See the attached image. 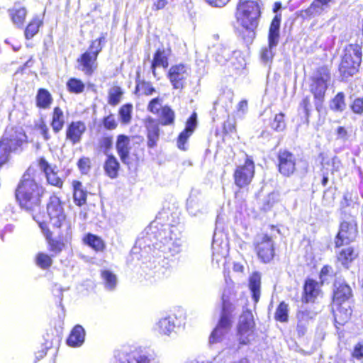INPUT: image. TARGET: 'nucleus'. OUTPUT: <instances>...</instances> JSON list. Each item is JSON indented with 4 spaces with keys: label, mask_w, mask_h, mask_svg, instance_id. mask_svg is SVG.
<instances>
[{
    "label": "nucleus",
    "mask_w": 363,
    "mask_h": 363,
    "mask_svg": "<svg viewBox=\"0 0 363 363\" xmlns=\"http://www.w3.org/2000/svg\"><path fill=\"white\" fill-rule=\"evenodd\" d=\"M362 46L359 44H349L343 50L339 72L343 78H348L355 74L362 62Z\"/></svg>",
    "instance_id": "39448f33"
},
{
    "label": "nucleus",
    "mask_w": 363,
    "mask_h": 363,
    "mask_svg": "<svg viewBox=\"0 0 363 363\" xmlns=\"http://www.w3.org/2000/svg\"><path fill=\"white\" fill-rule=\"evenodd\" d=\"M235 298L230 289H225L222 296V310L216 327L212 331L208 343L213 345L223 340L232 328L233 313L235 309Z\"/></svg>",
    "instance_id": "f03ea898"
},
{
    "label": "nucleus",
    "mask_w": 363,
    "mask_h": 363,
    "mask_svg": "<svg viewBox=\"0 0 363 363\" xmlns=\"http://www.w3.org/2000/svg\"><path fill=\"white\" fill-rule=\"evenodd\" d=\"M357 234V230L355 223L353 222H342L335 238V247H340L342 245L350 244L354 240Z\"/></svg>",
    "instance_id": "f8f14e48"
},
{
    "label": "nucleus",
    "mask_w": 363,
    "mask_h": 363,
    "mask_svg": "<svg viewBox=\"0 0 363 363\" xmlns=\"http://www.w3.org/2000/svg\"><path fill=\"white\" fill-rule=\"evenodd\" d=\"M65 125V116L62 110L60 107H55L53 110L51 127L55 133H59Z\"/></svg>",
    "instance_id": "f704fd0d"
},
{
    "label": "nucleus",
    "mask_w": 363,
    "mask_h": 363,
    "mask_svg": "<svg viewBox=\"0 0 363 363\" xmlns=\"http://www.w3.org/2000/svg\"><path fill=\"white\" fill-rule=\"evenodd\" d=\"M67 89L74 94L82 93L84 90V84L78 79L71 78L67 82Z\"/></svg>",
    "instance_id": "c03bdc74"
},
{
    "label": "nucleus",
    "mask_w": 363,
    "mask_h": 363,
    "mask_svg": "<svg viewBox=\"0 0 363 363\" xmlns=\"http://www.w3.org/2000/svg\"><path fill=\"white\" fill-rule=\"evenodd\" d=\"M155 91V88L152 86L151 83L145 81H140L136 79V86L135 94L140 92L141 94L149 96Z\"/></svg>",
    "instance_id": "79ce46f5"
},
{
    "label": "nucleus",
    "mask_w": 363,
    "mask_h": 363,
    "mask_svg": "<svg viewBox=\"0 0 363 363\" xmlns=\"http://www.w3.org/2000/svg\"><path fill=\"white\" fill-rule=\"evenodd\" d=\"M72 231H71V225L70 224L66 225V233L65 234L59 235V239H53L47 235V240L48 241V244L50 246V250L54 253V255H57L60 253L65 246L63 241H68L71 239Z\"/></svg>",
    "instance_id": "b1692460"
},
{
    "label": "nucleus",
    "mask_w": 363,
    "mask_h": 363,
    "mask_svg": "<svg viewBox=\"0 0 363 363\" xmlns=\"http://www.w3.org/2000/svg\"><path fill=\"white\" fill-rule=\"evenodd\" d=\"M333 269L332 267L329 265L324 266L320 272V281L321 284H323L325 282H328L329 279L331 278L333 275Z\"/></svg>",
    "instance_id": "5fc2aeb1"
},
{
    "label": "nucleus",
    "mask_w": 363,
    "mask_h": 363,
    "mask_svg": "<svg viewBox=\"0 0 363 363\" xmlns=\"http://www.w3.org/2000/svg\"><path fill=\"white\" fill-rule=\"evenodd\" d=\"M357 257V253L352 247L342 249L338 254L337 259L347 269L349 264Z\"/></svg>",
    "instance_id": "c9c22d12"
},
{
    "label": "nucleus",
    "mask_w": 363,
    "mask_h": 363,
    "mask_svg": "<svg viewBox=\"0 0 363 363\" xmlns=\"http://www.w3.org/2000/svg\"><path fill=\"white\" fill-rule=\"evenodd\" d=\"M308 323L297 321L296 330L298 337H303L307 332Z\"/></svg>",
    "instance_id": "338daca9"
},
{
    "label": "nucleus",
    "mask_w": 363,
    "mask_h": 363,
    "mask_svg": "<svg viewBox=\"0 0 363 363\" xmlns=\"http://www.w3.org/2000/svg\"><path fill=\"white\" fill-rule=\"evenodd\" d=\"M258 257L264 263L269 262L274 257V243L272 237L262 234L257 235L255 241Z\"/></svg>",
    "instance_id": "6e6552de"
},
{
    "label": "nucleus",
    "mask_w": 363,
    "mask_h": 363,
    "mask_svg": "<svg viewBox=\"0 0 363 363\" xmlns=\"http://www.w3.org/2000/svg\"><path fill=\"white\" fill-rule=\"evenodd\" d=\"M235 121L234 119L228 118L223 123V132L225 134H231L235 133Z\"/></svg>",
    "instance_id": "680f3d73"
},
{
    "label": "nucleus",
    "mask_w": 363,
    "mask_h": 363,
    "mask_svg": "<svg viewBox=\"0 0 363 363\" xmlns=\"http://www.w3.org/2000/svg\"><path fill=\"white\" fill-rule=\"evenodd\" d=\"M123 91L119 86H113L108 92V104L111 106H116L121 101Z\"/></svg>",
    "instance_id": "3c124183"
},
{
    "label": "nucleus",
    "mask_w": 363,
    "mask_h": 363,
    "mask_svg": "<svg viewBox=\"0 0 363 363\" xmlns=\"http://www.w3.org/2000/svg\"><path fill=\"white\" fill-rule=\"evenodd\" d=\"M173 228V226L171 227L169 225L150 226V230H151V233L154 234L155 239L158 241V242H155V245L158 248L160 245H164V242L172 238Z\"/></svg>",
    "instance_id": "4be33fe9"
},
{
    "label": "nucleus",
    "mask_w": 363,
    "mask_h": 363,
    "mask_svg": "<svg viewBox=\"0 0 363 363\" xmlns=\"http://www.w3.org/2000/svg\"><path fill=\"white\" fill-rule=\"evenodd\" d=\"M36 264L43 269H48L52 264V259L48 255L39 252L35 257Z\"/></svg>",
    "instance_id": "a18cd8bd"
},
{
    "label": "nucleus",
    "mask_w": 363,
    "mask_h": 363,
    "mask_svg": "<svg viewBox=\"0 0 363 363\" xmlns=\"http://www.w3.org/2000/svg\"><path fill=\"white\" fill-rule=\"evenodd\" d=\"M86 130V128L84 122L80 121H72L67 128L66 140H69L73 145L78 144L81 142Z\"/></svg>",
    "instance_id": "f3484780"
},
{
    "label": "nucleus",
    "mask_w": 363,
    "mask_h": 363,
    "mask_svg": "<svg viewBox=\"0 0 363 363\" xmlns=\"http://www.w3.org/2000/svg\"><path fill=\"white\" fill-rule=\"evenodd\" d=\"M255 175V164L247 155L245 164L238 166L234 172L235 184L239 188L248 186Z\"/></svg>",
    "instance_id": "1a4fd4ad"
},
{
    "label": "nucleus",
    "mask_w": 363,
    "mask_h": 363,
    "mask_svg": "<svg viewBox=\"0 0 363 363\" xmlns=\"http://www.w3.org/2000/svg\"><path fill=\"white\" fill-rule=\"evenodd\" d=\"M44 189L38 185L28 174H24L16 190V197L21 208L30 213L38 221V213L41 211V197Z\"/></svg>",
    "instance_id": "f257e3e1"
},
{
    "label": "nucleus",
    "mask_w": 363,
    "mask_h": 363,
    "mask_svg": "<svg viewBox=\"0 0 363 363\" xmlns=\"http://www.w3.org/2000/svg\"><path fill=\"white\" fill-rule=\"evenodd\" d=\"M103 125L107 130H111L116 129L118 123L115 119L114 115L111 113L108 116L104 117L103 119Z\"/></svg>",
    "instance_id": "6e6d98bb"
},
{
    "label": "nucleus",
    "mask_w": 363,
    "mask_h": 363,
    "mask_svg": "<svg viewBox=\"0 0 363 363\" xmlns=\"http://www.w3.org/2000/svg\"><path fill=\"white\" fill-rule=\"evenodd\" d=\"M186 209L188 212L194 216H196L203 212L204 209V202L199 191H191L186 201Z\"/></svg>",
    "instance_id": "412c9836"
},
{
    "label": "nucleus",
    "mask_w": 363,
    "mask_h": 363,
    "mask_svg": "<svg viewBox=\"0 0 363 363\" xmlns=\"http://www.w3.org/2000/svg\"><path fill=\"white\" fill-rule=\"evenodd\" d=\"M104 169L106 174L110 178L115 179L118 177V174L120 163L114 155H107L106 160L104 162Z\"/></svg>",
    "instance_id": "cd10ccee"
},
{
    "label": "nucleus",
    "mask_w": 363,
    "mask_h": 363,
    "mask_svg": "<svg viewBox=\"0 0 363 363\" xmlns=\"http://www.w3.org/2000/svg\"><path fill=\"white\" fill-rule=\"evenodd\" d=\"M77 166L82 174H87L91 168V160L89 157H82L79 160Z\"/></svg>",
    "instance_id": "4d7b16f0"
},
{
    "label": "nucleus",
    "mask_w": 363,
    "mask_h": 363,
    "mask_svg": "<svg viewBox=\"0 0 363 363\" xmlns=\"http://www.w3.org/2000/svg\"><path fill=\"white\" fill-rule=\"evenodd\" d=\"M101 277L104 279L105 286L108 290H113L117 284L116 276L108 270L101 272Z\"/></svg>",
    "instance_id": "37998d69"
},
{
    "label": "nucleus",
    "mask_w": 363,
    "mask_h": 363,
    "mask_svg": "<svg viewBox=\"0 0 363 363\" xmlns=\"http://www.w3.org/2000/svg\"><path fill=\"white\" fill-rule=\"evenodd\" d=\"M47 213L50 222L54 227L60 228L65 222L66 215L64 208L60 199L55 195L50 197L47 204Z\"/></svg>",
    "instance_id": "9d476101"
},
{
    "label": "nucleus",
    "mask_w": 363,
    "mask_h": 363,
    "mask_svg": "<svg viewBox=\"0 0 363 363\" xmlns=\"http://www.w3.org/2000/svg\"><path fill=\"white\" fill-rule=\"evenodd\" d=\"M330 72L327 67L323 66L317 69L311 77L310 91L315 99V109L318 113L323 110V103L325 99V94L330 81Z\"/></svg>",
    "instance_id": "423d86ee"
},
{
    "label": "nucleus",
    "mask_w": 363,
    "mask_h": 363,
    "mask_svg": "<svg viewBox=\"0 0 363 363\" xmlns=\"http://www.w3.org/2000/svg\"><path fill=\"white\" fill-rule=\"evenodd\" d=\"M315 313L306 308H300L296 313L297 321L308 323L309 320L313 319Z\"/></svg>",
    "instance_id": "864d4df0"
},
{
    "label": "nucleus",
    "mask_w": 363,
    "mask_h": 363,
    "mask_svg": "<svg viewBox=\"0 0 363 363\" xmlns=\"http://www.w3.org/2000/svg\"><path fill=\"white\" fill-rule=\"evenodd\" d=\"M209 49L215 60L221 65H225L232 57L233 50L224 43L213 45Z\"/></svg>",
    "instance_id": "5701e85b"
},
{
    "label": "nucleus",
    "mask_w": 363,
    "mask_h": 363,
    "mask_svg": "<svg viewBox=\"0 0 363 363\" xmlns=\"http://www.w3.org/2000/svg\"><path fill=\"white\" fill-rule=\"evenodd\" d=\"M261 15L259 0H240L237 6V19L248 32L247 41L255 37V30L259 23Z\"/></svg>",
    "instance_id": "20e7f679"
},
{
    "label": "nucleus",
    "mask_w": 363,
    "mask_h": 363,
    "mask_svg": "<svg viewBox=\"0 0 363 363\" xmlns=\"http://www.w3.org/2000/svg\"><path fill=\"white\" fill-rule=\"evenodd\" d=\"M27 143V135L21 127H7L0 140V167L9 161L11 153L21 152Z\"/></svg>",
    "instance_id": "7ed1b4c3"
},
{
    "label": "nucleus",
    "mask_w": 363,
    "mask_h": 363,
    "mask_svg": "<svg viewBox=\"0 0 363 363\" xmlns=\"http://www.w3.org/2000/svg\"><path fill=\"white\" fill-rule=\"evenodd\" d=\"M169 65L167 56L165 55L164 49H158L154 55L153 60L151 65V69L155 77H157L156 67L162 66L167 68Z\"/></svg>",
    "instance_id": "2f4dec72"
},
{
    "label": "nucleus",
    "mask_w": 363,
    "mask_h": 363,
    "mask_svg": "<svg viewBox=\"0 0 363 363\" xmlns=\"http://www.w3.org/2000/svg\"><path fill=\"white\" fill-rule=\"evenodd\" d=\"M50 94L45 89H40L36 96L37 106L42 108H48L52 103Z\"/></svg>",
    "instance_id": "4c0bfd02"
},
{
    "label": "nucleus",
    "mask_w": 363,
    "mask_h": 363,
    "mask_svg": "<svg viewBox=\"0 0 363 363\" xmlns=\"http://www.w3.org/2000/svg\"><path fill=\"white\" fill-rule=\"evenodd\" d=\"M187 75L186 68L182 64L172 66L168 72V77L173 87L177 89L184 87Z\"/></svg>",
    "instance_id": "a211bd4d"
},
{
    "label": "nucleus",
    "mask_w": 363,
    "mask_h": 363,
    "mask_svg": "<svg viewBox=\"0 0 363 363\" xmlns=\"http://www.w3.org/2000/svg\"><path fill=\"white\" fill-rule=\"evenodd\" d=\"M121 363H157V361L152 354L133 352L127 354Z\"/></svg>",
    "instance_id": "7c9ffc66"
},
{
    "label": "nucleus",
    "mask_w": 363,
    "mask_h": 363,
    "mask_svg": "<svg viewBox=\"0 0 363 363\" xmlns=\"http://www.w3.org/2000/svg\"><path fill=\"white\" fill-rule=\"evenodd\" d=\"M197 126V115L194 112L186 123L184 130L179 134L177 139V146L182 150H186V143Z\"/></svg>",
    "instance_id": "aec40b11"
},
{
    "label": "nucleus",
    "mask_w": 363,
    "mask_h": 363,
    "mask_svg": "<svg viewBox=\"0 0 363 363\" xmlns=\"http://www.w3.org/2000/svg\"><path fill=\"white\" fill-rule=\"evenodd\" d=\"M160 333L169 335L175 328L174 319L171 317H166L160 320L157 323Z\"/></svg>",
    "instance_id": "58836bf2"
},
{
    "label": "nucleus",
    "mask_w": 363,
    "mask_h": 363,
    "mask_svg": "<svg viewBox=\"0 0 363 363\" xmlns=\"http://www.w3.org/2000/svg\"><path fill=\"white\" fill-rule=\"evenodd\" d=\"M345 95L339 92L331 101L330 106L331 109L336 111H342L345 108Z\"/></svg>",
    "instance_id": "09e8293b"
},
{
    "label": "nucleus",
    "mask_w": 363,
    "mask_h": 363,
    "mask_svg": "<svg viewBox=\"0 0 363 363\" xmlns=\"http://www.w3.org/2000/svg\"><path fill=\"white\" fill-rule=\"evenodd\" d=\"M130 139L128 136L125 135H119L117 138L116 148L121 162L127 165L128 168L130 169L133 166V159L130 155Z\"/></svg>",
    "instance_id": "4468645a"
},
{
    "label": "nucleus",
    "mask_w": 363,
    "mask_h": 363,
    "mask_svg": "<svg viewBox=\"0 0 363 363\" xmlns=\"http://www.w3.org/2000/svg\"><path fill=\"white\" fill-rule=\"evenodd\" d=\"M332 1L333 0H313L307 9L301 11L300 16L305 19L320 16Z\"/></svg>",
    "instance_id": "6ab92c4d"
},
{
    "label": "nucleus",
    "mask_w": 363,
    "mask_h": 363,
    "mask_svg": "<svg viewBox=\"0 0 363 363\" xmlns=\"http://www.w3.org/2000/svg\"><path fill=\"white\" fill-rule=\"evenodd\" d=\"M255 323L253 315L250 310L242 312L239 318L238 331L239 343L240 345H247L250 342L249 336L253 333Z\"/></svg>",
    "instance_id": "9b49d317"
},
{
    "label": "nucleus",
    "mask_w": 363,
    "mask_h": 363,
    "mask_svg": "<svg viewBox=\"0 0 363 363\" xmlns=\"http://www.w3.org/2000/svg\"><path fill=\"white\" fill-rule=\"evenodd\" d=\"M42 21L38 17L33 18L25 29V37L26 39H31L39 30Z\"/></svg>",
    "instance_id": "a19ab883"
},
{
    "label": "nucleus",
    "mask_w": 363,
    "mask_h": 363,
    "mask_svg": "<svg viewBox=\"0 0 363 363\" xmlns=\"http://www.w3.org/2000/svg\"><path fill=\"white\" fill-rule=\"evenodd\" d=\"M299 107L301 109L303 110V113H305L306 119L308 121L312 107L309 96H306L305 98L303 99V100L300 103Z\"/></svg>",
    "instance_id": "13d9d810"
},
{
    "label": "nucleus",
    "mask_w": 363,
    "mask_h": 363,
    "mask_svg": "<svg viewBox=\"0 0 363 363\" xmlns=\"http://www.w3.org/2000/svg\"><path fill=\"white\" fill-rule=\"evenodd\" d=\"M106 41L104 35H101L98 39L93 40L91 45L89 47L86 52H90L93 55L98 57V55L102 50L103 45Z\"/></svg>",
    "instance_id": "8fccbe9b"
},
{
    "label": "nucleus",
    "mask_w": 363,
    "mask_h": 363,
    "mask_svg": "<svg viewBox=\"0 0 363 363\" xmlns=\"http://www.w3.org/2000/svg\"><path fill=\"white\" fill-rule=\"evenodd\" d=\"M261 276L258 272H255L249 280V287L252 294V298L257 302L260 296Z\"/></svg>",
    "instance_id": "72a5a7b5"
},
{
    "label": "nucleus",
    "mask_w": 363,
    "mask_h": 363,
    "mask_svg": "<svg viewBox=\"0 0 363 363\" xmlns=\"http://www.w3.org/2000/svg\"><path fill=\"white\" fill-rule=\"evenodd\" d=\"M159 250L165 255L174 256L178 254L182 250V240L179 238H172L164 245L159 246Z\"/></svg>",
    "instance_id": "c85d7f7f"
},
{
    "label": "nucleus",
    "mask_w": 363,
    "mask_h": 363,
    "mask_svg": "<svg viewBox=\"0 0 363 363\" xmlns=\"http://www.w3.org/2000/svg\"><path fill=\"white\" fill-rule=\"evenodd\" d=\"M113 145V140L111 137L102 138L99 141L101 147L104 148V153L107 156L108 151L111 148Z\"/></svg>",
    "instance_id": "052dcab7"
},
{
    "label": "nucleus",
    "mask_w": 363,
    "mask_h": 363,
    "mask_svg": "<svg viewBox=\"0 0 363 363\" xmlns=\"http://www.w3.org/2000/svg\"><path fill=\"white\" fill-rule=\"evenodd\" d=\"M9 13L13 24L18 28H21L27 15L26 9L24 6H21L20 4L16 3L14 6L9 10Z\"/></svg>",
    "instance_id": "a878e982"
},
{
    "label": "nucleus",
    "mask_w": 363,
    "mask_h": 363,
    "mask_svg": "<svg viewBox=\"0 0 363 363\" xmlns=\"http://www.w3.org/2000/svg\"><path fill=\"white\" fill-rule=\"evenodd\" d=\"M303 290L304 295L303 297V301L306 303L314 302L315 298L320 294L318 283L311 279L306 280Z\"/></svg>",
    "instance_id": "393cba45"
},
{
    "label": "nucleus",
    "mask_w": 363,
    "mask_h": 363,
    "mask_svg": "<svg viewBox=\"0 0 363 363\" xmlns=\"http://www.w3.org/2000/svg\"><path fill=\"white\" fill-rule=\"evenodd\" d=\"M352 355L354 358L360 360L363 359V342H360L354 347Z\"/></svg>",
    "instance_id": "0e129e2a"
},
{
    "label": "nucleus",
    "mask_w": 363,
    "mask_h": 363,
    "mask_svg": "<svg viewBox=\"0 0 363 363\" xmlns=\"http://www.w3.org/2000/svg\"><path fill=\"white\" fill-rule=\"evenodd\" d=\"M337 138L342 140H347L348 138L347 130L342 126H339L336 129Z\"/></svg>",
    "instance_id": "774afa93"
},
{
    "label": "nucleus",
    "mask_w": 363,
    "mask_h": 363,
    "mask_svg": "<svg viewBox=\"0 0 363 363\" xmlns=\"http://www.w3.org/2000/svg\"><path fill=\"white\" fill-rule=\"evenodd\" d=\"M73 199L76 205L82 206L86 202L87 190L79 181H73Z\"/></svg>",
    "instance_id": "bb28decb"
},
{
    "label": "nucleus",
    "mask_w": 363,
    "mask_h": 363,
    "mask_svg": "<svg viewBox=\"0 0 363 363\" xmlns=\"http://www.w3.org/2000/svg\"><path fill=\"white\" fill-rule=\"evenodd\" d=\"M147 146L150 148L154 147L157 145V142L160 136V128L151 120L147 125Z\"/></svg>",
    "instance_id": "473e14b6"
},
{
    "label": "nucleus",
    "mask_w": 363,
    "mask_h": 363,
    "mask_svg": "<svg viewBox=\"0 0 363 363\" xmlns=\"http://www.w3.org/2000/svg\"><path fill=\"white\" fill-rule=\"evenodd\" d=\"M285 115L279 113L275 115L273 121L271 122V128L275 131H283L286 128Z\"/></svg>",
    "instance_id": "de8ad7c7"
},
{
    "label": "nucleus",
    "mask_w": 363,
    "mask_h": 363,
    "mask_svg": "<svg viewBox=\"0 0 363 363\" xmlns=\"http://www.w3.org/2000/svg\"><path fill=\"white\" fill-rule=\"evenodd\" d=\"M352 111L354 113L361 114L363 113V98H357L350 106Z\"/></svg>",
    "instance_id": "e2e57ef3"
},
{
    "label": "nucleus",
    "mask_w": 363,
    "mask_h": 363,
    "mask_svg": "<svg viewBox=\"0 0 363 363\" xmlns=\"http://www.w3.org/2000/svg\"><path fill=\"white\" fill-rule=\"evenodd\" d=\"M84 242L96 251H101L105 247L104 241L99 237L91 233L84 237Z\"/></svg>",
    "instance_id": "ea45409f"
},
{
    "label": "nucleus",
    "mask_w": 363,
    "mask_h": 363,
    "mask_svg": "<svg viewBox=\"0 0 363 363\" xmlns=\"http://www.w3.org/2000/svg\"><path fill=\"white\" fill-rule=\"evenodd\" d=\"M77 69L86 76H91L98 67L97 57L90 52H85L77 60Z\"/></svg>",
    "instance_id": "dca6fc26"
},
{
    "label": "nucleus",
    "mask_w": 363,
    "mask_h": 363,
    "mask_svg": "<svg viewBox=\"0 0 363 363\" xmlns=\"http://www.w3.org/2000/svg\"><path fill=\"white\" fill-rule=\"evenodd\" d=\"M280 23L281 15H276L270 24L268 35V45L263 47L260 52L261 60L264 63L272 62L275 55L274 49L277 46L279 41Z\"/></svg>",
    "instance_id": "0eeeda50"
},
{
    "label": "nucleus",
    "mask_w": 363,
    "mask_h": 363,
    "mask_svg": "<svg viewBox=\"0 0 363 363\" xmlns=\"http://www.w3.org/2000/svg\"><path fill=\"white\" fill-rule=\"evenodd\" d=\"M132 105L125 104L119 110V116L121 122L124 124L128 123L131 120Z\"/></svg>",
    "instance_id": "603ef678"
},
{
    "label": "nucleus",
    "mask_w": 363,
    "mask_h": 363,
    "mask_svg": "<svg viewBox=\"0 0 363 363\" xmlns=\"http://www.w3.org/2000/svg\"><path fill=\"white\" fill-rule=\"evenodd\" d=\"M174 111L168 106L161 108L160 113V123L162 125H169L174 123Z\"/></svg>",
    "instance_id": "e433bc0d"
},
{
    "label": "nucleus",
    "mask_w": 363,
    "mask_h": 363,
    "mask_svg": "<svg viewBox=\"0 0 363 363\" xmlns=\"http://www.w3.org/2000/svg\"><path fill=\"white\" fill-rule=\"evenodd\" d=\"M160 99L159 98H155L152 99L147 106V109L149 111L153 113H158L160 111V108L158 106L160 105Z\"/></svg>",
    "instance_id": "69168bd1"
},
{
    "label": "nucleus",
    "mask_w": 363,
    "mask_h": 363,
    "mask_svg": "<svg viewBox=\"0 0 363 363\" xmlns=\"http://www.w3.org/2000/svg\"><path fill=\"white\" fill-rule=\"evenodd\" d=\"M288 304L285 303L284 301L281 302L278 306L274 318L277 320L285 323L288 321Z\"/></svg>",
    "instance_id": "49530a36"
},
{
    "label": "nucleus",
    "mask_w": 363,
    "mask_h": 363,
    "mask_svg": "<svg viewBox=\"0 0 363 363\" xmlns=\"http://www.w3.org/2000/svg\"><path fill=\"white\" fill-rule=\"evenodd\" d=\"M45 175L47 177L48 182L49 184L56 186H62V179L52 170L46 174Z\"/></svg>",
    "instance_id": "bf43d9fd"
},
{
    "label": "nucleus",
    "mask_w": 363,
    "mask_h": 363,
    "mask_svg": "<svg viewBox=\"0 0 363 363\" xmlns=\"http://www.w3.org/2000/svg\"><path fill=\"white\" fill-rule=\"evenodd\" d=\"M333 286V301L337 304L341 305L352 297V289L344 279H335Z\"/></svg>",
    "instance_id": "2eb2a0df"
},
{
    "label": "nucleus",
    "mask_w": 363,
    "mask_h": 363,
    "mask_svg": "<svg viewBox=\"0 0 363 363\" xmlns=\"http://www.w3.org/2000/svg\"><path fill=\"white\" fill-rule=\"evenodd\" d=\"M296 159L295 155L286 150H280L278 153V167L279 172L286 177L293 174L296 170Z\"/></svg>",
    "instance_id": "ddd939ff"
},
{
    "label": "nucleus",
    "mask_w": 363,
    "mask_h": 363,
    "mask_svg": "<svg viewBox=\"0 0 363 363\" xmlns=\"http://www.w3.org/2000/svg\"><path fill=\"white\" fill-rule=\"evenodd\" d=\"M85 331L80 325H77L72 330L67 342L69 346H80L84 341Z\"/></svg>",
    "instance_id": "c756f323"
}]
</instances>
